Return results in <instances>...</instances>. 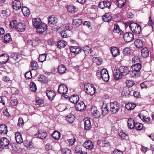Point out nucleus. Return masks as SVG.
Segmentation results:
<instances>
[{
  "mask_svg": "<svg viewBox=\"0 0 154 154\" xmlns=\"http://www.w3.org/2000/svg\"><path fill=\"white\" fill-rule=\"evenodd\" d=\"M97 76L101 78L104 81L107 82L109 79V75L107 71L105 69H103L100 71H98L97 72Z\"/></svg>",
  "mask_w": 154,
  "mask_h": 154,
  "instance_id": "obj_1",
  "label": "nucleus"
},
{
  "mask_svg": "<svg viewBox=\"0 0 154 154\" xmlns=\"http://www.w3.org/2000/svg\"><path fill=\"white\" fill-rule=\"evenodd\" d=\"M129 26L131 31L134 34L137 35L140 33L141 27L138 24L135 23H132L129 25Z\"/></svg>",
  "mask_w": 154,
  "mask_h": 154,
  "instance_id": "obj_2",
  "label": "nucleus"
},
{
  "mask_svg": "<svg viewBox=\"0 0 154 154\" xmlns=\"http://www.w3.org/2000/svg\"><path fill=\"white\" fill-rule=\"evenodd\" d=\"M85 91L88 94L91 95H93L95 93L96 89L93 85L90 83L85 84L84 86Z\"/></svg>",
  "mask_w": 154,
  "mask_h": 154,
  "instance_id": "obj_3",
  "label": "nucleus"
},
{
  "mask_svg": "<svg viewBox=\"0 0 154 154\" xmlns=\"http://www.w3.org/2000/svg\"><path fill=\"white\" fill-rule=\"evenodd\" d=\"M120 108L119 104L117 102L110 103V111L113 113L117 112Z\"/></svg>",
  "mask_w": 154,
  "mask_h": 154,
  "instance_id": "obj_4",
  "label": "nucleus"
},
{
  "mask_svg": "<svg viewBox=\"0 0 154 154\" xmlns=\"http://www.w3.org/2000/svg\"><path fill=\"white\" fill-rule=\"evenodd\" d=\"M68 89L67 87L64 85L60 84L59 85L58 91V92L62 94H64L67 93Z\"/></svg>",
  "mask_w": 154,
  "mask_h": 154,
  "instance_id": "obj_5",
  "label": "nucleus"
},
{
  "mask_svg": "<svg viewBox=\"0 0 154 154\" xmlns=\"http://www.w3.org/2000/svg\"><path fill=\"white\" fill-rule=\"evenodd\" d=\"M123 38L125 41L129 42L133 39V35L131 33L126 32L124 34Z\"/></svg>",
  "mask_w": 154,
  "mask_h": 154,
  "instance_id": "obj_6",
  "label": "nucleus"
},
{
  "mask_svg": "<svg viewBox=\"0 0 154 154\" xmlns=\"http://www.w3.org/2000/svg\"><path fill=\"white\" fill-rule=\"evenodd\" d=\"M111 5V2L107 1L100 2L98 5L99 7L102 9L109 8Z\"/></svg>",
  "mask_w": 154,
  "mask_h": 154,
  "instance_id": "obj_7",
  "label": "nucleus"
},
{
  "mask_svg": "<svg viewBox=\"0 0 154 154\" xmlns=\"http://www.w3.org/2000/svg\"><path fill=\"white\" fill-rule=\"evenodd\" d=\"M13 8L16 10L20 9L21 7V2L19 0H15L12 3Z\"/></svg>",
  "mask_w": 154,
  "mask_h": 154,
  "instance_id": "obj_8",
  "label": "nucleus"
},
{
  "mask_svg": "<svg viewBox=\"0 0 154 154\" xmlns=\"http://www.w3.org/2000/svg\"><path fill=\"white\" fill-rule=\"evenodd\" d=\"M36 29L37 32L39 33H42L46 30L47 29V25L42 23Z\"/></svg>",
  "mask_w": 154,
  "mask_h": 154,
  "instance_id": "obj_9",
  "label": "nucleus"
},
{
  "mask_svg": "<svg viewBox=\"0 0 154 154\" xmlns=\"http://www.w3.org/2000/svg\"><path fill=\"white\" fill-rule=\"evenodd\" d=\"M119 69L122 76H123L126 75L129 72V70L127 67L123 66H120Z\"/></svg>",
  "mask_w": 154,
  "mask_h": 154,
  "instance_id": "obj_10",
  "label": "nucleus"
},
{
  "mask_svg": "<svg viewBox=\"0 0 154 154\" xmlns=\"http://www.w3.org/2000/svg\"><path fill=\"white\" fill-rule=\"evenodd\" d=\"M76 109L79 111H82L86 108V106L82 101L80 102L75 106Z\"/></svg>",
  "mask_w": 154,
  "mask_h": 154,
  "instance_id": "obj_11",
  "label": "nucleus"
},
{
  "mask_svg": "<svg viewBox=\"0 0 154 154\" xmlns=\"http://www.w3.org/2000/svg\"><path fill=\"white\" fill-rule=\"evenodd\" d=\"M26 28V25L22 23H19L15 26L16 29L18 31L23 32Z\"/></svg>",
  "mask_w": 154,
  "mask_h": 154,
  "instance_id": "obj_12",
  "label": "nucleus"
},
{
  "mask_svg": "<svg viewBox=\"0 0 154 154\" xmlns=\"http://www.w3.org/2000/svg\"><path fill=\"white\" fill-rule=\"evenodd\" d=\"M84 146L87 149H91L94 147L93 143L90 140H86L83 143Z\"/></svg>",
  "mask_w": 154,
  "mask_h": 154,
  "instance_id": "obj_13",
  "label": "nucleus"
},
{
  "mask_svg": "<svg viewBox=\"0 0 154 154\" xmlns=\"http://www.w3.org/2000/svg\"><path fill=\"white\" fill-rule=\"evenodd\" d=\"M84 128L87 130H89L91 127V124L90 119L88 118L84 119Z\"/></svg>",
  "mask_w": 154,
  "mask_h": 154,
  "instance_id": "obj_14",
  "label": "nucleus"
},
{
  "mask_svg": "<svg viewBox=\"0 0 154 154\" xmlns=\"http://www.w3.org/2000/svg\"><path fill=\"white\" fill-rule=\"evenodd\" d=\"M32 24L33 26L37 28L42 23L41 20L38 18H34L32 20Z\"/></svg>",
  "mask_w": 154,
  "mask_h": 154,
  "instance_id": "obj_15",
  "label": "nucleus"
},
{
  "mask_svg": "<svg viewBox=\"0 0 154 154\" xmlns=\"http://www.w3.org/2000/svg\"><path fill=\"white\" fill-rule=\"evenodd\" d=\"M15 139L16 142L19 144L22 143L23 142V139L21 133L19 132L15 133Z\"/></svg>",
  "mask_w": 154,
  "mask_h": 154,
  "instance_id": "obj_16",
  "label": "nucleus"
},
{
  "mask_svg": "<svg viewBox=\"0 0 154 154\" xmlns=\"http://www.w3.org/2000/svg\"><path fill=\"white\" fill-rule=\"evenodd\" d=\"M58 20V19L56 17L51 16L48 17V23L50 25H54L57 23Z\"/></svg>",
  "mask_w": 154,
  "mask_h": 154,
  "instance_id": "obj_17",
  "label": "nucleus"
},
{
  "mask_svg": "<svg viewBox=\"0 0 154 154\" xmlns=\"http://www.w3.org/2000/svg\"><path fill=\"white\" fill-rule=\"evenodd\" d=\"M92 114L94 118H98L100 116V114L99 111L95 107L91 109Z\"/></svg>",
  "mask_w": 154,
  "mask_h": 154,
  "instance_id": "obj_18",
  "label": "nucleus"
},
{
  "mask_svg": "<svg viewBox=\"0 0 154 154\" xmlns=\"http://www.w3.org/2000/svg\"><path fill=\"white\" fill-rule=\"evenodd\" d=\"M110 51L112 55L115 57L119 54V48L116 47H111L110 48Z\"/></svg>",
  "mask_w": 154,
  "mask_h": 154,
  "instance_id": "obj_19",
  "label": "nucleus"
},
{
  "mask_svg": "<svg viewBox=\"0 0 154 154\" xmlns=\"http://www.w3.org/2000/svg\"><path fill=\"white\" fill-rule=\"evenodd\" d=\"M9 141L6 137H3L1 138L0 140V144L2 147L7 146L9 144Z\"/></svg>",
  "mask_w": 154,
  "mask_h": 154,
  "instance_id": "obj_20",
  "label": "nucleus"
},
{
  "mask_svg": "<svg viewBox=\"0 0 154 154\" xmlns=\"http://www.w3.org/2000/svg\"><path fill=\"white\" fill-rule=\"evenodd\" d=\"M114 77L116 80L120 79L122 77V74L120 73L119 69H115L113 71Z\"/></svg>",
  "mask_w": 154,
  "mask_h": 154,
  "instance_id": "obj_21",
  "label": "nucleus"
},
{
  "mask_svg": "<svg viewBox=\"0 0 154 154\" xmlns=\"http://www.w3.org/2000/svg\"><path fill=\"white\" fill-rule=\"evenodd\" d=\"M114 27L113 32L118 33L120 35L123 33V32L120 29L119 26L117 24L115 23Z\"/></svg>",
  "mask_w": 154,
  "mask_h": 154,
  "instance_id": "obj_22",
  "label": "nucleus"
},
{
  "mask_svg": "<svg viewBox=\"0 0 154 154\" xmlns=\"http://www.w3.org/2000/svg\"><path fill=\"white\" fill-rule=\"evenodd\" d=\"M46 94L49 99L51 100L54 99L56 95L55 94L53 90H48L46 91Z\"/></svg>",
  "mask_w": 154,
  "mask_h": 154,
  "instance_id": "obj_23",
  "label": "nucleus"
},
{
  "mask_svg": "<svg viewBox=\"0 0 154 154\" xmlns=\"http://www.w3.org/2000/svg\"><path fill=\"white\" fill-rule=\"evenodd\" d=\"M69 100L72 103L75 104L79 100V97L78 95L74 94L69 98Z\"/></svg>",
  "mask_w": 154,
  "mask_h": 154,
  "instance_id": "obj_24",
  "label": "nucleus"
},
{
  "mask_svg": "<svg viewBox=\"0 0 154 154\" xmlns=\"http://www.w3.org/2000/svg\"><path fill=\"white\" fill-rule=\"evenodd\" d=\"M9 56L7 54H2L0 56V63H6L8 60Z\"/></svg>",
  "mask_w": 154,
  "mask_h": 154,
  "instance_id": "obj_25",
  "label": "nucleus"
},
{
  "mask_svg": "<svg viewBox=\"0 0 154 154\" xmlns=\"http://www.w3.org/2000/svg\"><path fill=\"white\" fill-rule=\"evenodd\" d=\"M8 132L7 127L5 125H0V134H6Z\"/></svg>",
  "mask_w": 154,
  "mask_h": 154,
  "instance_id": "obj_26",
  "label": "nucleus"
},
{
  "mask_svg": "<svg viewBox=\"0 0 154 154\" xmlns=\"http://www.w3.org/2000/svg\"><path fill=\"white\" fill-rule=\"evenodd\" d=\"M131 68L133 70H135L139 73L141 68V66L140 63H137L132 65Z\"/></svg>",
  "mask_w": 154,
  "mask_h": 154,
  "instance_id": "obj_27",
  "label": "nucleus"
},
{
  "mask_svg": "<svg viewBox=\"0 0 154 154\" xmlns=\"http://www.w3.org/2000/svg\"><path fill=\"white\" fill-rule=\"evenodd\" d=\"M141 54L142 56L143 57H148L149 54V52L148 49L146 48H143L141 50Z\"/></svg>",
  "mask_w": 154,
  "mask_h": 154,
  "instance_id": "obj_28",
  "label": "nucleus"
},
{
  "mask_svg": "<svg viewBox=\"0 0 154 154\" xmlns=\"http://www.w3.org/2000/svg\"><path fill=\"white\" fill-rule=\"evenodd\" d=\"M128 128L130 129H133L135 127V124L134 120L130 118L128 119Z\"/></svg>",
  "mask_w": 154,
  "mask_h": 154,
  "instance_id": "obj_29",
  "label": "nucleus"
},
{
  "mask_svg": "<svg viewBox=\"0 0 154 154\" xmlns=\"http://www.w3.org/2000/svg\"><path fill=\"white\" fill-rule=\"evenodd\" d=\"M66 70V68L62 64L59 66L58 71L59 73L63 74L64 73Z\"/></svg>",
  "mask_w": 154,
  "mask_h": 154,
  "instance_id": "obj_30",
  "label": "nucleus"
},
{
  "mask_svg": "<svg viewBox=\"0 0 154 154\" xmlns=\"http://www.w3.org/2000/svg\"><path fill=\"white\" fill-rule=\"evenodd\" d=\"M22 13L25 16L28 17L30 14L29 9L26 7H23L22 9Z\"/></svg>",
  "mask_w": 154,
  "mask_h": 154,
  "instance_id": "obj_31",
  "label": "nucleus"
},
{
  "mask_svg": "<svg viewBox=\"0 0 154 154\" xmlns=\"http://www.w3.org/2000/svg\"><path fill=\"white\" fill-rule=\"evenodd\" d=\"M101 108L102 114L103 115H106L109 112L106 104L104 103L103 105L101 106Z\"/></svg>",
  "mask_w": 154,
  "mask_h": 154,
  "instance_id": "obj_32",
  "label": "nucleus"
},
{
  "mask_svg": "<svg viewBox=\"0 0 154 154\" xmlns=\"http://www.w3.org/2000/svg\"><path fill=\"white\" fill-rule=\"evenodd\" d=\"M66 45V42L63 40H60L58 42L57 46L59 48H61L64 47Z\"/></svg>",
  "mask_w": 154,
  "mask_h": 154,
  "instance_id": "obj_33",
  "label": "nucleus"
},
{
  "mask_svg": "<svg viewBox=\"0 0 154 154\" xmlns=\"http://www.w3.org/2000/svg\"><path fill=\"white\" fill-rule=\"evenodd\" d=\"M82 21L81 19H76L73 20V24L76 26H79L82 24Z\"/></svg>",
  "mask_w": 154,
  "mask_h": 154,
  "instance_id": "obj_34",
  "label": "nucleus"
},
{
  "mask_svg": "<svg viewBox=\"0 0 154 154\" xmlns=\"http://www.w3.org/2000/svg\"><path fill=\"white\" fill-rule=\"evenodd\" d=\"M102 19L104 22H109L111 20V17L110 14L106 13L103 17Z\"/></svg>",
  "mask_w": 154,
  "mask_h": 154,
  "instance_id": "obj_35",
  "label": "nucleus"
},
{
  "mask_svg": "<svg viewBox=\"0 0 154 154\" xmlns=\"http://www.w3.org/2000/svg\"><path fill=\"white\" fill-rule=\"evenodd\" d=\"M135 106V104L131 103H128L125 105L126 108L128 110H132L134 109Z\"/></svg>",
  "mask_w": 154,
  "mask_h": 154,
  "instance_id": "obj_36",
  "label": "nucleus"
},
{
  "mask_svg": "<svg viewBox=\"0 0 154 154\" xmlns=\"http://www.w3.org/2000/svg\"><path fill=\"white\" fill-rule=\"evenodd\" d=\"M67 10L71 13H75L78 11V9L74 6L71 5L67 7Z\"/></svg>",
  "mask_w": 154,
  "mask_h": 154,
  "instance_id": "obj_37",
  "label": "nucleus"
},
{
  "mask_svg": "<svg viewBox=\"0 0 154 154\" xmlns=\"http://www.w3.org/2000/svg\"><path fill=\"white\" fill-rule=\"evenodd\" d=\"M83 50L84 52L86 55L90 54L92 52L91 48L88 46H85L83 48Z\"/></svg>",
  "mask_w": 154,
  "mask_h": 154,
  "instance_id": "obj_38",
  "label": "nucleus"
},
{
  "mask_svg": "<svg viewBox=\"0 0 154 154\" xmlns=\"http://www.w3.org/2000/svg\"><path fill=\"white\" fill-rule=\"evenodd\" d=\"M136 46L138 48H141L143 46V43L142 41L140 39H137L134 42Z\"/></svg>",
  "mask_w": 154,
  "mask_h": 154,
  "instance_id": "obj_39",
  "label": "nucleus"
},
{
  "mask_svg": "<svg viewBox=\"0 0 154 154\" xmlns=\"http://www.w3.org/2000/svg\"><path fill=\"white\" fill-rule=\"evenodd\" d=\"M92 60L94 63H96L98 65L101 64L102 61L101 58L97 57L93 58Z\"/></svg>",
  "mask_w": 154,
  "mask_h": 154,
  "instance_id": "obj_40",
  "label": "nucleus"
},
{
  "mask_svg": "<svg viewBox=\"0 0 154 154\" xmlns=\"http://www.w3.org/2000/svg\"><path fill=\"white\" fill-rule=\"evenodd\" d=\"M69 26L67 24H63L60 27L57 26V30L60 29L61 30L65 31L69 29Z\"/></svg>",
  "mask_w": 154,
  "mask_h": 154,
  "instance_id": "obj_41",
  "label": "nucleus"
},
{
  "mask_svg": "<svg viewBox=\"0 0 154 154\" xmlns=\"http://www.w3.org/2000/svg\"><path fill=\"white\" fill-rule=\"evenodd\" d=\"M47 136L46 133L42 130L39 131L38 134V136L41 139H44Z\"/></svg>",
  "mask_w": 154,
  "mask_h": 154,
  "instance_id": "obj_42",
  "label": "nucleus"
},
{
  "mask_svg": "<svg viewBox=\"0 0 154 154\" xmlns=\"http://www.w3.org/2000/svg\"><path fill=\"white\" fill-rule=\"evenodd\" d=\"M126 2V0H117L116 3L119 8H122L124 6Z\"/></svg>",
  "mask_w": 154,
  "mask_h": 154,
  "instance_id": "obj_43",
  "label": "nucleus"
},
{
  "mask_svg": "<svg viewBox=\"0 0 154 154\" xmlns=\"http://www.w3.org/2000/svg\"><path fill=\"white\" fill-rule=\"evenodd\" d=\"M53 138L56 139H59L60 137V134L59 132L54 131L52 134Z\"/></svg>",
  "mask_w": 154,
  "mask_h": 154,
  "instance_id": "obj_44",
  "label": "nucleus"
},
{
  "mask_svg": "<svg viewBox=\"0 0 154 154\" xmlns=\"http://www.w3.org/2000/svg\"><path fill=\"white\" fill-rule=\"evenodd\" d=\"M29 87L31 90L33 92H36L37 90V87L35 84L33 82H32L29 84Z\"/></svg>",
  "mask_w": 154,
  "mask_h": 154,
  "instance_id": "obj_45",
  "label": "nucleus"
},
{
  "mask_svg": "<svg viewBox=\"0 0 154 154\" xmlns=\"http://www.w3.org/2000/svg\"><path fill=\"white\" fill-rule=\"evenodd\" d=\"M30 66L32 70H35L38 68V65L36 62L34 61L31 62Z\"/></svg>",
  "mask_w": 154,
  "mask_h": 154,
  "instance_id": "obj_46",
  "label": "nucleus"
},
{
  "mask_svg": "<svg viewBox=\"0 0 154 154\" xmlns=\"http://www.w3.org/2000/svg\"><path fill=\"white\" fill-rule=\"evenodd\" d=\"M47 55L45 54H42L39 55L38 60L39 61L41 62H44L46 59Z\"/></svg>",
  "mask_w": 154,
  "mask_h": 154,
  "instance_id": "obj_47",
  "label": "nucleus"
},
{
  "mask_svg": "<svg viewBox=\"0 0 154 154\" xmlns=\"http://www.w3.org/2000/svg\"><path fill=\"white\" fill-rule=\"evenodd\" d=\"M4 42L5 43H7L8 42L11 41L12 39L9 33L6 34L4 37Z\"/></svg>",
  "mask_w": 154,
  "mask_h": 154,
  "instance_id": "obj_48",
  "label": "nucleus"
},
{
  "mask_svg": "<svg viewBox=\"0 0 154 154\" xmlns=\"http://www.w3.org/2000/svg\"><path fill=\"white\" fill-rule=\"evenodd\" d=\"M139 116L140 117V119L144 122H149L150 120V119L149 117H146L144 116L143 115L140 114Z\"/></svg>",
  "mask_w": 154,
  "mask_h": 154,
  "instance_id": "obj_49",
  "label": "nucleus"
},
{
  "mask_svg": "<svg viewBox=\"0 0 154 154\" xmlns=\"http://www.w3.org/2000/svg\"><path fill=\"white\" fill-rule=\"evenodd\" d=\"M74 117L73 115H70L67 116L66 118V119L69 123H72L74 121Z\"/></svg>",
  "mask_w": 154,
  "mask_h": 154,
  "instance_id": "obj_50",
  "label": "nucleus"
},
{
  "mask_svg": "<svg viewBox=\"0 0 154 154\" xmlns=\"http://www.w3.org/2000/svg\"><path fill=\"white\" fill-rule=\"evenodd\" d=\"M25 146L27 149H30L33 147L32 142L28 141H26L25 143Z\"/></svg>",
  "mask_w": 154,
  "mask_h": 154,
  "instance_id": "obj_51",
  "label": "nucleus"
},
{
  "mask_svg": "<svg viewBox=\"0 0 154 154\" xmlns=\"http://www.w3.org/2000/svg\"><path fill=\"white\" fill-rule=\"evenodd\" d=\"M129 74L130 75L131 77H134L138 76H139V73L138 72L133 70L132 71L130 72Z\"/></svg>",
  "mask_w": 154,
  "mask_h": 154,
  "instance_id": "obj_52",
  "label": "nucleus"
},
{
  "mask_svg": "<svg viewBox=\"0 0 154 154\" xmlns=\"http://www.w3.org/2000/svg\"><path fill=\"white\" fill-rule=\"evenodd\" d=\"M35 102L37 105L41 106L44 103V100L43 99L38 97H36L35 99Z\"/></svg>",
  "mask_w": 154,
  "mask_h": 154,
  "instance_id": "obj_53",
  "label": "nucleus"
},
{
  "mask_svg": "<svg viewBox=\"0 0 154 154\" xmlns=\"http://www.w3.org/2000/svg\"><path fill=\"white\" fill-rule=\"evenodd\" d=\"M126 83L127 87H131L134 85V82L132 80H129L126 81Z\"/></svg>",
  "mask_w": 154,
  "mask_h": 154,
  "instance_id": "obj_54",
  "label": "nucleus"
},
{
  "mask_svg": "<svg viewBox=\"0 0 154 154\" xmlns=\"http://www.w3.org/2000/svg\"><path fill=\"white\" fill-rule=\"evenodd\" d=\"M1 15L3 18H5L8 15V12L7 10H2Z\"/></svg>",
  "mask_w": 154,
  "mask_h": 154,
  "instance_id": "obj_55",
  "label": "nucleus"
},
{
  "mask_svg": "<svg viewBox=\"0 0 154 154\" xmlns=\"http://www.w3.org/2000/svg\"><path fill=\"white\" fill-rule=\"evenodd\" d=\"M135 127L137 130H140L142 129L143 127V125L138 123H136L135 124Z\"/></svg>",
  "mask_w": 154,
  "mask_h": 154,
  "instance_id": "obj_56",
  "label": "nucleus"
},
{
  "mask_svg": "<svg viewBox=\"0 0 154 154\" xmlns=\"http://www.w3.org/2000/svg\"><path fill=\"white\" fill-rule=\"evenodd\" d=\"M101 146L103 147H108L110 146V144L109 142L106 140H104L102 141V143Z\"/></svg>",
  "mask_w": 154,
  "mask_h": 154,
  "instance_id": "obj_57",
  "label": "nucleus"
},
{
  "mask_svg": "<svg viewBox=\"0 0 154 154\" xmlns=\"http://www.w3.org/2000/svg\"><path fill=\"white\" fill-rule=\"evenodd\" d=\"M20 55L16 54L13 53L11 55V58H13L16 61H17V59L19 58Z\"/></svg>",
  "mask_w": 154,
  "mask_h": 154,
  "instance_id": "obj_58",
  "label": "nucleus"
},
{
  "mask_svg": "<svg viewBox=\"0 0 154 154\" xmlns=\"http://www.w3.org/2000/svg\"><path fill=\"white\" fill-rule=\"evenodd\" d=\"M123 52L124 53V54L125 55H129L130 54V53L131 52V51L129 48H125L123 49Z\"/></svg>",
  "mask_w": 154,
  "mask_h": 154,
  "instance_id": "obj_59",
  "label": "nucleus"
},
{
  "mask_svg": "<svg viewBox=\"0 0 154 154\" xmlns=\"http://www.w3.org/2000/svg\"><path fill=\"white\" fill-rule=\"evenodd\" d=\"M25 78L27 79H30L32 78V74L31 71L27 72L25 75Z\"/></svg>",
  "mask_w": 154,
  "mask_h": 154,
  "instance_id": "obj_60",
  "label": "nucleus"
},
{
  "mask_svg": "<svg viewBox=\"0 0 154 154\" xmlns=\"http://www.w3.org/2000/svg\"><path fill=\"white\" fill-rule=\"evenodd\" d=\"M24 122L23 119L21 117H19L18 119V122L17 124L18 126L21 127L23 125Z\"/></svg>",
  "mask_w": 154,
  "mask_h": 154,
  "instance_id": "obj_61",
  "label": "nucleus"
},
{
  "mask_svg": "<svg viewBox=\"0 0 154 154\" xmlns=\"http://www.w3.org/2000/svg\"><path fill=\"white\" fill-rule=\"evenodd\" d=\"M140 61V58L139 56H135L132 59V61L133 63H139L138 62Z\"/></svg>",
  "mask_w": 154,
  "mask_h": 154,
  "instance_id": "obj_62",
  "label": "nucleus"
},
{
  "mask_svg": "<svg viewBox=\"0 0 154 154\" xmlns=\"http://www.w3.org/2000/svg\"><path fill=\"white\" fill-rule=\"evenodd\" d=\"M62 152L63 154H72L71 150L70 149H62Z\"/></svg>",
  "mask_w": 154,
  "mask_h": 154,
  "instance_id": "obj_63",
  "label": "nucleus"
},
{
  "mask_svg": "<svg viewBox=\"0 0 154 154\" xmlns=\"http://www.w3.org/2000/svg\"><path fill=\"white\" fill-rule=\"evenodd\" d=\"M45 147L46 150L47 151L51 150L52 149V146L49 143L46 144Z\"/></svg>",
  "mask_w": 154,
  "mask_h": 154,
  "instance_id": "obj_64",
  "label": "nucleus"
}]
</instances>
